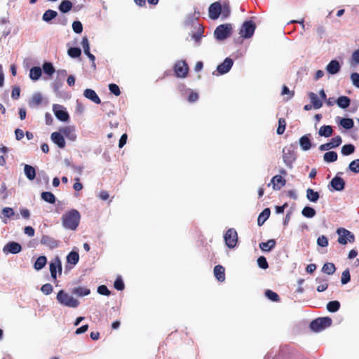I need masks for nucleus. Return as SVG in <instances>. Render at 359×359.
Segmentation results:
<instances>
[{"instance_id":"f257e3e1","label":"nucleus","mask_w":359,"mask_h":359,"mask_svg":"<svg viewBox=\"0 0 359 359\" xmlns=\"http://www.w3.org/2000/svg\"><path fill=\"white\" fill-rule=\"evenodd\" d=\"M230 6L226 0L215 1L211 4L208 8V15L212 20H217L220 15L222 19H226L230 15Z\"/></svg>"},{"instance_id":"f03ea898","label":"nucleus","mask_w":359,"mask_h":359,"mask_svg":"<svg viewBox=\"0 0 359 359\" xmlns=\"http://www.w3.org/2000/svg\"><path fill=\"white\" fill-rule=\"evenodd\" d=\"M81 219L79 212L76 209H72L62 215L61 217L62 225L65 229L76 230Z\"/></svg>"},{"instance_id":"7ed1b4c3","label":"nucleus","mask_w":359,"mask_h":359,"mask_svg":"<svg viewBox=\"0 0 359 359\" xmlns=\"http://www.w3.org/2000/svg\"><path fill=\"white\" fill-rule=\"evenodd\" d=\"M57 300L60 304L69 308H76L79 305V302L76 299L69 295L62 290L58 292Z\"/></svg>"},{"instance_id":"20e7f679","label":"nucleus","mask_w":359,"mask_h":359,"mask_svg":"<svg viewBox=\"0 0 359 359\" xmlns=\"http://www.w3.org/2000/svg\"><path fill=\"white\" fill-rule=\"evenodd\" d=\"M233 31L231 24L226 23L217 27L214 32L215 37L219 41H223L229 37Z\"/></svg>"},{"instance_id":"39448f33","label":"nucleus","mask_w":359,"mask_h":359,"mask_svg":"<svg viewBox=\"0 0 359 359\" xmlns=\"http://www.w3.org/2000/svg\"><path fill=\"white\" fill-rule=\"evenodd\" d=\"M332 320L329 317L318 318L310 323V327L315 332H320L332 325Z\"/></svg>"},{"instance_id":"423d86ee","label":"nucleus","mask_w":359,"mask_h":359,"mask_svg":"<svg viewBox=\"0 0 359 359\" xmlns=\"http://www.w3.org/2000/svg\"><path fill=\"white\" fill-rule=\"evenodd\" d=\"M173 70L177 77L185 78L188 75L189 68L185 60H179L175 64Z\"/></svg>"},{"instance_id":"0eeeda50","label":"nucleus","mask_w":359,"mask_h":359,"mask_svg":"<svg viewBox=\"0 0 359 359\" xmlns=\"http://www.w3.org/2000/svg\"><path fill=\"white\" fill-rule=\"evenodd\" d=\"M255 23L252 20L245 21L239 31V34L245 39L250 38L255 30Z\"/></svg>"},{"instance_id":"6e6552de","label":"nucleus","mask_w":359,"mask_h":359,"mask_svg":"<svg viewBox=\"0 0 359 359\" xmlns=\"http://www.w3.org/2000/svg\"><path fill=\"white\" fill-rule=\"evenodd\" d=\"M296 154L292 149V147H285L283 149V159L285 165L289 168H292V163L296 160Z\"/></svg>"},{"instance_id":"1a4fd4ad","label":"nucleus","mask_w":359,"mask_h":359,"mask_svg":"<svg viewBox=\"0 0 359 359\" xmlns=\"http://www.w3.org/2000/svg\"><path fill=\"white\" fill-rule=\"evenodd\" d=\"M337 233L339 235L338 242L341 245H346L348 241L350 243L354 242L355 236L351 231L341 228L337 229Z\"/></svg>"},{"instance_id":"9d476101","label":"nucleus","mask_w":359,"mask_h":359,"mask_svg":"<svg viewBox=\"0 0 359 359\" xmlns=\"http://www.w3.org/2000/svg\"><path fill=\"white\" fill-rule=\"evenodd\" d=\"M224 241L226 245L229 248H233L238 242V234L234 229H228L224 234Z\"/></svg>"},{"instance_id":"9b49d317","label":"nucleus","mask_w":359,"mask_h":359,"mask_svg":"<svg viewBox=\"0 0 359 359\" xmlns=\"http://www.w3.org/2000/svg\"><path fill=\"white\" fill-rule=\"evenodd\" d=\"M60 243V241L56 240L48 235H43L41 239V244L50 250L57 248Z\"/></svg>"},{"instance_id":"f8f14e48","label":"nucleus","mask_w":359,"mask_h":359,"mask_svg":"<svg viewBox=\"0 0 359 359\" xmlns=\"http://www.w3.org/2000/svg\"><path fill=\"white\" fill-rule=\"evenodd\" d=\"M53 109L57 119L61 121H67L69 119L68 113L65 110L64 107L60 104H53Z\"/></svg>"},{"instance_id":"ddd939ff","label":"nucleus","mask_w":359,"mask_h":359,"mask_svg":"<svg viewBox=\"0 0 359 359\" xmlns=\"http://www.w3.org/2000/svg\"><path fill=\"white\" fill-rule=\"evenodd\" d=\"M22 250V246L17 242L11 241L8 242L6 245H4L3 248V251L5 254H17L19 253Z\"/></svg>"},{"instance_id":"4468645a","label":"nucleus","mask_w":359,"mask_h":359,"mask_svg":"<svg viewBox=\"0 0 359 359\" xmlns=\"http://www.w3.org/2000/svg\"><path fill=\"white\" fill-rule=\"evenodd\" d=\"M233 61L229 57H226L224 62L219 65L217 67V71L219 74H224L227 73L232 67Z\"/></svg>"},{"instance_id":"2eb2a0df","label":"nucleus","mask_w":359,"mask_h":359,"mask_svg":"<svg viewBox=\"0 0 359 359\" xmlns=\"http://www.w3.org/2000/svg\"><path fill=\"white\" fill-rule=\"evenodd\" d=\"M286 181L281 175H276L272 177L271 182L268 184L269 187L272 184L273 189L278 190L280 189L285 185Z\"/></svg>"},{"instance_id":"dca6fc26","label":"nucleus","mask_w":359,"mask_h":359,"mask_svg":"<svg viewBox=\"0 0 359 359\" xmlns=\"http://www.w3.org/2000/svg\"><path fill=\"white\" fill-rule=\"evenodd\" d=\"M50 272L52 278L55 281L57 280V267L60 268V259L58 256H56L51 260L49 264Z\"/></svg>"},{"instance_id":"f3484780","label":"nucleus","mask_w":359,"mask_h":359,"mask_svg":"<svg viewBox=\"0 0 359 359\" xmlns=\"http://www.w3.org/2000/svg\"><path fill=\"white\" fill-rule=\"evenodd\" d=\"M52 141L57 145L60 149H63L65 147V140L64 135L60 132H54L51 134Z\"/></svg>"},{"instance_id":"a211bd4d","label":"nucleus","mask_w":359,"mask_h":359,"mask_svg":"<svg viewBox=\"0 0 359 359\" xmlns=\"http://www.w3.org/2000/svg\"><path fill=\"white\" fill-rule=\"evenodd\" d=\"M60 133L65 136L67 139L74 141L76 139L75 128L73 126H65L60 129Z\"/></svg>"},{"instance_id":"6ab92c4d","label":"nucleus","mask_w":359,"mask_h":359,"mask_svg":"<svg viewBox=\"0 0 359 359\" xmlns=\"http://www.w3.org/2000/svg\"><path fill=\"white\" fill-rule=\"evenodd\" d=\"M332 188L336 191H342L345 187L344 180L339 177H334L330 182Z\"/></svg>"},{"instance_id":"aec40b11","label":"nucleus","mask_w":359,"mask_h":359,"mask_svg":"<svg viewBox=\"0 0 359 359\" xmlns=\"http://www.w3.org/2000/svg\"><path fill=\"white\" fill-rule=\"evenodd\" d=\"M83 95L88 100H91L95 104H100L101 100L95 90L88 88L83 92Z\"/></svg>"},{"instance_id":"412c9836","label":"nucleus","mask_w":359,"mask_h":359,"mask_svg":"<svg viewBox=\"0 0 359 359\" xmlns=\"http://www.w3.org/2000/svg\"><path fill=\"white\" fill-rule=\"evenodd\" d=\"M214 275L217 280L223 282L225 280V269L222 265H216L214 268Z\"/></svg>"},{"instance_id":"4be33fe9","label":"nucleus","mask_w":359,"mask_h":359,"mask_svg":"<svg viewBox=\"0 0 359 359\" xmlns=\"http://www.w3.org/2000/svg\"><path fill=\"white\" fill-rule=\"evenodd\" d=\"M311 134H306L303 135L299 139V144L302 149L304 151H307L311 147V142L310 140Z\"/></svg>"},{"instance_id":"5701e85b","label":"nucleus","mask_w":359,"mask_h":359,"mask_svg":"<svg viewBox=\"0 0 359 359\" xmlns=\"http://www.w3.org/2000/svg\"><path fill=\"white\" fill-rule=\"evenodd\" d=\"M276 242L274 239L268 240L266 242H262L259 243V248L262 251L269 252L276 246Z\"/></svg>"},{"instance_id":"b1692460","label":"nucleus","mask_w":359,"mask_h":359,"mask_svg":"<svg viewBox=\"0 0 359 359\" xmlns=\"http://www.w3.org/2000/svg\"><path fill=\"white\" fill-rule=\"evenodd\" d=\"M326 69L330 74H335L340 70V65L337 60H332L327 65Z\"/></svg>"},{"instance_id":"393cba45","label":"nucleus","mask_w":359,"mask_h":359,"mask_svg":"<svg viewBox=\"0 0 359 359\" xmlns=\"http://www.w3.org/2000/svg\"><path fill=\"white\" fill-rule=\"evenodd\" d=\"M309 97L314 109H318L323 106L322 101L318 98V95L316 93L310 92L309 93Z\"/></svg>"},{"instance_id":"a878e982","label":"nucleus","mask_w":359,"mask_h":359,"mask_svg":"<svg viewBox=\"0 0 359 359\" xmlns=\"http://www.w3.org/2000/svg\"><path fill=\"white\" fill-rule=\"evenodd\" d=\"M270 213V209L266 208L259 214L257 219V224L259 226L263 225L266 220L269 217Z\"/></svg>"},{"instance_id":"bb28decb","label":"nucleus","mask_w":359,"mask_h":359,"mask_svg":"<svg viewBox=\"0 0 359 359\" xmlns=\"http://www.w3.org/2000/svg\"><path fill=\"white\" fill-rule=\"evenodd\" d=\"M72 293L79 297H83L88 295L90 293V290L86 287L78 286L72 290Z\"/></svg>"},{"instance_id":"cd10ccee","label":"nucleus","mask_w":359,"mask_h":359,"mask_svg":"<svg viewBox=\"0 0 359 359\" xmlns=\"http://www.w3.org/2000/svg\"><path fill=\"white\" fill-rule=\"evenodd\" d=\"M333 130L330 126H323L320 128L318 134L320 136L329 137L332 135Z\"/></svg>"},{"instance_id":"c85d7f7f","label":"nucleus","mask_w":359,"mask_h":359,"mask_svg":"<svg viewBox=\"0 0 359 359\" xmlns=\"http://www.w3.org/2000/svg\"><path fill=\"white\" fill-rule=\"evenodd\" d=\"M24 172L26 177L29 180H33L36 177V170L34 167L29 165H25L24 167Z\"/></svg>"},{"instance_id":"c756f323","label":"nucleus","mask_w":359,"mask_h":359,"mask_svg":"<svg viewBox=\"0 0 359 359\" xmlns=\"http://www.w3.org/2000/svg\"><path fill=\"white\" fill-rule=\"evenodd\" d=\"M336 102L339 107L346 109L350 105L351 100L347 96H340L336 100Z\"/></svg>"},{"instance_id":"7c9ffc66","label":"nucleus","mask_w":359,"mask_h":359,"mask_svg":"<svg viewBox=\"0 0 359 359\" xmlns=\"http://www.w3.org/2000/svg\"><path fill=\"white\" fill-rule=\"evenodd\" d=\"M57 13L55 11L48 9L43 14L42 20L46 22H50L53 19L56 18Z\"/></svg>"},{"instance_id":"2f4dec72","label":"nucleus","mask_w":359,"mask_h":359,"mask_svg":"<svg viewBox=\"0 0 359 359\" xmlns=\"http://www.w3.org/2000/svg\"><path fill=\"white\" fill-rule=\"evenodd\" d=\"M79 260V253L74 251L70 252L67 256V262L68 264L76 265Z\"/></svg>"},{"instance_id":"473e14b6","label":"nucleus","mask_w":359,"mask_h":359,"mask_svg":"<svg viewBox=\"0 0 359 359\" xmlns=\"http://www.w3.org/2000/svg\"><path fill=\"white\" fill-rule=\"evenodd\" d=\"M47 263V259L46 256H39L36 262H34V267L36 270L39 271L42 269Z\"/></svg>"},{"instance_id":"72a5a7b5","label":"nucleus","mask_w":359,"mask_h":359,"mask_svg":"<svg viewBox=\"0 0 359 359\" xmlns=\"http://www.w3.org/2000/svg\"><path fill=\"white\" fill-rule=\"evenodd\" d=\"M319 194L318 191H314L313 189L309 188L306 190V198L311 202H316L319 199Z\"/></svg>"},{"instance_id":"f704fd0d","label":"nucleus","mask_w":359,"mask_h":359,"mask_svg":"<svg viewBox=\"0 0 359 359\" xmlns=\"http://www.w3.org/2000/svg\"><path fill=\"white\" fill-rule=\"evenodd\" d=\"M41 76V69L39 67H32L29 70V77L34 81L38 80Z\"/></svg>"},{"instance_id":"c9c22d12","label":"nucleus","mask_w":359,"mask_h":359,"mask_svg":"<svg viewBox=\"0 0 359 359\" xmlns=\"http://www.w3.org/2000/svg\"><path fill=\"white\" fill-rule=\"evenodd\" d=\"M72 8V3L69 0H62L59 5V10L64 13H68Z\"/></svg>"},{"instance_id":"e433bc0d","label":"nucleus","mask_w":359,"mask_h":359,"mask_svg":"<svg viewBox=\"0 0 359 359\" xmlns=\"http://www.w3.org/2000/svg\"><path fill=\"white\" fill-rule=\"evenodd\" d=\"M336 271V267L333 263L327 262L322 268V271L327 275H332Z\"/></svg>"},{"instance_id":"4c0bfd02","label":"nucleus","mask_w":359,"mask_h":359,"mask_svg":"<svg viewBox=\"0 0 359 359\" xmlns=\"http://www.w3.org/2000/svg\"><path fill=\"white\" fill-rule=\"evenodd\" d=\"M41 198L49 203L53 204L55 202V195L49 191H43L41 193Z\"/></svg>"},{"instance_id":"58836bf2","label":"nucleus","mask_w":359,"mask_h":359,"mask_svg":"<svg viewBox=\"0 0 359 359\" xmlns=\"http://www.w3.org/2000/svg\"><path fill=\"white\" fill-rule=\"evenodd\" d=\"M338 156L335 151H327L324 154V161L327 163L334 162L337 160Z\"/></svg>"},{"instance_id":"ea45409f","label":"nucleus","mask_w":359,"mask_h":359,"mask_svg":"<svg viewBox=\"0 0 359 359\" xmlns=\"http://www.w3.org/2000/svg\"><path fill=\"white\" fill-rule=\"evenodd\" d=\"M302 214L305 217L312 218L316 215V212L313 208L309 207V206H306L303 208V210L302 211Z\"/></svg>"},{"instance_id":"a19ab883","label":"nucleus","mask_w":359,"mask_h":359,"mask_svg":"<svg viewBox=\"0 0 359 359\" xmlns=\"http://www.w3.org/2000/svg\"><path fill=\"white\" fill-rule=\"evenodd\" d=\"M341 154L344 156L352 154L355 151V146L352 144H344L341 147Z\"/></svg>"},{"instance_id":"79ce46f5","label":"nucleus","mask_w":359,"mask_h":359,"mask_svg":"<svg viewBox=\"0 0 359 359\" xmlns=\"http://www.w3.org/2000/svg\"><path fill=\"white\" fill-rule=\"evenodd\" d=\"M340 308V303L338 301H331L327 304V309L330 312H336Z\"/></svg>"},{"instance_id":"37998d69","label":"nucleus","mask_w":359,"mask_h":359,"mask_svg":"<svg viewBox=\"0 0 359 359\" xmlns=\"http://www.w3.org/2000/svg\"><path fill=\"white\" fill-rule=\"evenodd\" d=\"M340 125L345 129H351L353 127L354 122L349 118H343L340 121Z\"/></svg>"},{"instance_id":"c03bdc74","label":"nucleus","mask_w":359,"mask_h":359,"mask_svg":"<svg viewBox=\"0 0 359 359\" xmlns=\"http://www.w3.org/2000/svg\"><path fill=\"white\" fill-rule=\"evenodd\" d=\"M43 69V72L50 76H51L55 71L51 62H44Z\"/></svg>"},{"instance_id":"a18cd8bd","label":"nucleus","mask_w":359,"mask_h":359,"mask_svg":"<svg viewBox=\"0 0 359 359\" xmlns=\"http://www.w3.org/2000/svg\"><path fill=\"white\" fill-rule=\"evenodd\" d=\"M265 295L268 299H271L273 302H279L280 301V297H279L278 294L276 292H275L271 290H266Z\"/></svg>"},{"instance_id":"49530a36","label":"nucleus","mask_w":359,"mask_h":359,"mask_svg":"<svg viewBox=\"0 0 359 359\" xmlns=\"http://www.w3.org/2000/svg\"><path fill=\"white\" fill-rule=\"evenodd\" d=\"M285 128H286V121H285V118H280L278 119V127L276 130L277 134H278V135L283 134L285 130Z\"/></svg>"},{"instance_id":"de8ad7c7","label":"nucleus","mask_w":359,"mask_h":359,"mask_svg":"<svg viewBox=\"0 0 359 359\" xmlns=\"http://www.w3.org/2000/svg\"><path fill=\"white\" fill-rule=\"evenodd\" d=\"M67 53L70 57H72L73 58H76V57H79L81 55V50L79 48L73 47V48H69Z\"/></svg>"},{"instance_id":"09e8293b","label":"nucleus","mask_w":359,"mask_h":359,"mask_svg":"<svg viewBox=\"0 0 359 359\" xmlns=\"http://www.w3.org/2000/svg\"><path fill=\"white\" fill-rule=\"evenodd\" d=\"M317 281H318L319 285L317 287V291L319 292H324L326 290L328 287V283L327 280L325 279L323 280H319L318 278L316 279Z\"/></svg>"},{"instance_id":"8fccbe9b","label":"nucleus","mask_w":359,"mask_h":359,"mask_svg":"<svg viewBox=\"0 0 359 359\" xmlns=\"http://www.w3.org/2000/svg\"><path fill=\"white\" fill-rule=\"evenodd\" d=\"M348 169L354 173H358L359 172V158L352 161L349 163Z\"/></svg>"},{"instance_id":"3c124183","label":"nucleus","mask_w":359,"mask_h":359,"mask_svg":"<svg viewBox=\"0 0 359 359\" xmlns=\"http://www.w3.org/2000/svg\"><path fill=\"white\" fill-rule=\"evenodd\" d=\"M257 264H258L259 267L262 269H266L269 268V264H268L267 260H266V257L264 256H260L257 259Z\"/></svg>"},{"instance_id":"603ef678","label":"nucleus","mask_w":359,"mask_h":359,"mask_svg":"<svg viewBox=\"0 0 359 359\" xmlns=\"http://www.w3.org/2000/svg\"><path fill=\"white\" fill-rule=\"evenodd\" d=\"M351 280L349 269H347L342 272L341 282L343 285L348 283Z\"/></svg>"},{"instance_id":"864d4df0","label":"nucleus","mask_w":359,"mask_h":359,"mask_svg":"<svg viewBox=\"0 0 359 359\" xmlns=\"http://www.w3.org/2000/svg\"><path fill=\"white\" fill-rule=\"evenodd\" d=\"M114 287L119 291H122L125 288L124 283L121 277H118L114 281Z\"/></svg>"},{"instance_id":"5fc2aeb1","label":"nucleus","mask_w":359,"mask_h":359,"mask_svg":"<svg viewBox=\"0 0 359 359\" xmlns=\"http://www.w3.org/2000/svg\"><path fill=\"white\" fill-rule=\"evenodd\" d=\"M109 89L111 93L114 94L116 96H119L121 95V90L118 85L115 83H110L109 85Z\"/></svg>"},{"instance_id":"6e6d98bb","label":"nucleus","mask_w":359,"mask_h":359,"mask_svg":"<svg viewBox=\"0 0 359 359\" xmlns=\"http://www.w3.org/2000/svg\"><path fill=\"white\" fill-rule=\"evenodd\" d=\"M72 29L76 34H80L83 31V25L80 21H74L72 23Z\"/></svg>"},{"instance_id":"4d7b16f0","label":"nucleus","mask_w":359,"mask_h":359,"mask_svg":"<svg viewBox=\"0 0 359 359\" xmlns=\"http://www.w3.org/2000/svg\"><path fill=\"white\" fill-rule=\"evenodd\" d=\"M81 44L83 48V51L85 54H88L90 53V44L87 36H83L82 39Z\"/></svg>"},{"instance_id":"13d9d810","label":"nucleus","mask_w":359,"mask_h":359,"mask_svg":"<svg viewBox=\"0 0 359 359\" xmlns=\"http://www.w3.org/2000/svg\"><path fill=\"white\" fill-rule=\"evenodd\" d=\"M97 292L102 295L109 296L111 294V292L107 288V287L104 285H100L97 287Z\"/></svg>"},{"instance_id":"bf43d9fd","label":"nucleus","mask_w":359,"mask_h":359,"mask_svg":"<svg viewBox=\"0 0 359 359\" xmlns=\"http://www.w3.org/2000/svg\"><path fill=\"white\" fill-rule=\"evenodd\" d=\"M53 286L50 283H46L42 285L41 290L44 294H50L53 292Z\"/></svg>"},{"instance_id":"052dcab7","label":"nucleus","mask_w":359,"mask_h":359,"mask_svg":"<svg viewBox=\"0 0 359 359\" xmlns=\"http://www.w3.org/2000/svg\"><path fill=\"white\" fill-rule=\"evenodd\" d=\"M317 244L320 247H327L328 245V239L325 236H320L317 239Z\"/></svg>"},{"instance_id":"680f3d73","label":"nucleus","mask_w":359,"mask_h":359,"mask_svg":"<svg viewBox=\"0 0 359 359\" xmlns=\"http://www.w3.org/2000/svg\"><path fill=\"white\" fill-rule=\"evenodd\" d=\"M341 137L340 136H337L331 139L330 143L332 148H335L339 147L341 144Z\"/></svg>"},{"instance_id":"e2e57ef3","label":"nucleus","mask_w":359,"mask_h":359,"mask_svg":"<svg viewBox=\"0 0 359 359\" xmlns=\"http://www.w3.org/2000/svg\"><path fill=\"white\" fill-rule=\"evenodd\" d=\"M31 102L34 106H38L42 102V96L39 93L35 94L33 95Z\"/></svg>"},{"instance_id":"0e129e2a","label":"nucleus","mask_w":359,"mask_h":359,"mask_svg":"<svg viewBox=\"0 0 359 359\" xmlns=\"http://www.w3.org/2000/svg\"><path fill=\"white\" fill-rule=\"evenodd\" d=\"M2 214L5 217L9 218L15 215V212L13 208L6 207L2 210Z\"/></svg>"},{"instance_id":"69168bd1","label":"nucleus","mask_w":359,"mask_h":359,"mask_svg":"<svg viewBox=\"0 0 359 359\" xmlns=\"http://www.w3.org/2000/svg\"><path fill=\"white\" fill-rule=\"evenodd\" d=\"M351 79L353 84L359 88V74L357 72H353L351 75Z\"/></svg>"},{"instance_id":"338daca9","label":"nucleus","mask_w":359,"mask_h":359,"mask_svg":"<svg viewBox=\"0 0 359 359\" xmlns=\"http://www.w3.org/2000/svg\"><path fill=\"white\" fill-rule=\"evenodd\" d=\"M20 95V88L18 86L13 88L11 97L13 100H18Z\"/></svg>"},{"instance_id":"774afa93","label":"nucleus","mask_w":359,"mask_h":359,"mask_svg":"<svg viewBox=\"0 0 359 359\" xmlns=\"http://www.w3.org/2000/svg\"><path fill=\"white\" fill-rule=\"evenodd\" d=\"M352 59L355 63L359 64V48L353 53Z\"/></svg>"}]
</instances>
